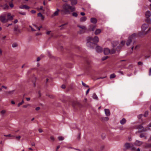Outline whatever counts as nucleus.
<instances>
[{"instance_id":"3","label":"nucleus","mask_w":151,"mask_h":151,"mask_svg":"<svg viewBox=\"0 0 151 151\" xmlns=\"http://www.w3.org/2000/svg\"><path fill=\"white\" fill-rule=\"evenodd\" d=\"M136 35H137L136 34L134 33L129 37L126 43L127 46H129L130 45L132 41L134 42V40Z\"/></svg>"},{"instance_id":"12","label":"nucleus","mask_w":151,"mask_h":151,"mask_svg":"<svg viewBox=\"0 0 151 151\" xmlns=\"http://www.w3.org/2000/svg\"><path fill=\"white\" fill-rule=\"evenodd\" d=\"M105 114L107 116H109L110 115V113L109 110L108 109H105Z\"/></svg>"},{"instance_id":"63","label":"nucleus","mask_w":151,"mask_h":151,"mask_svg":"<svg viewBox=\"0 0 151 151\" xmlns=\"http://www.w3.org/2000/svg\"><path fill=\"white\" fill-rule=\"evenodd\" d=\"M29 106V104L27 105H24V106H23V108H27Z\"/></svg>"},{"instance_id":"56","label":"nucleus","mask_w":151,"mask_h":151,"mask_svg":"<svg viewBox=\"0 0 151 151\" xmlns=\"http://www.w3.org/2000/svg\"><path fill=\"white\" fill-rule=\"evenodd\" d=\"M65 86L64 84L62 85L61 86V87L63 89H65Z\"/></svg>"},{"instance_id":"11","label":"nucleus","mask_w":151,"mask_h":151,"mask_svg":"<svg viewBox=\"0 0 151 151\" xmlns=\"http://www.w3.org/2000/svg\"><path fill=\"white\" fill-rule=\"evenodd\" d=\"M110 50L107 48H105L104 50V54L106 55H108L110 53Z\"/></svg>"},{"instance_id":"14","label":"nucleus","mask_w":151,"mask_h":151,"mask_svg":"<svg viewBox=\"0 0 151 151\" xmlns=\"http://www.w3.org/2000/svg\"><path fill=\"white\" fill-rule=\"evenodd\" d=\"M145 16L147 18H149L151 16V13L149 11H147L145 14Z\"/></svg>"},{"instance_id":"58","label":"nucleus","mask_w":151,"mask_h":151,"mask_svg":"<svg viewBox=\"0 0 151 151\" xmlns=\"http://www.w3.org/2000/svg\"><path fill=\"white\" fill-rule=\"evenodd\" d=\"M142 115H143L142 114L139 115L138 116V118L139 119H140L141 118V117L142 116Z\"/></svg>"},{"instance_id":"51","label":"nucleus","mask_w":151,"mask_h":151,"mask_svg":"<svg viewBox=\"0 0 151 151\" xmlns=\"http://www.w3.org/2000/svg\"><path fill=\"white\" fill-rule=\"evenodd\" d=\"M9 5L12 8L14 7V5L12 3H10L9 4Z\"/></svg>"},{"instance_id":"9","label":"nucleus","mask_w":151,"mask_h":151,"mask_svg":"<svg viewBox=\"0 0 151 151\" xmlns=\"http://www.w3.org/2000/svg\"><path fill=\"white\" fill-rule=\"evenodd\" d=\"M149 26L147 24H143L141 27L142 31L143 32H145V31L148 27Z\"/></svg>"},{"instance_id":"6","label":"nucleus","mask_w":151,"mask_h":151,"mask_svg":"<svg viewBox=\"0 0 151 151\" xmlns=\"http://www.w3.org/2000/svg\"><path fill=\"white\" fill-rule=\"evenodd\" d=\"M144 123L142 124L141 125H138L137 127V128L139 129L138 132H145L147 129H145L144 127L142 126Z\"/></svg>"},{"instance_id":"50","label":"nucleus","mask_w":151,"mask_h":151,"mask_svg":"<svg viewBox=\"0 0 151 151\" xmlns=\"http://www.w3.org/2000/svg\"><path fill=\"white\" fill-rule=\"evenodd\" d=\"M148 111H146L145 112V114L144 115V116L145 117L147 116L148 114Z\"/></svg>"},{"instance_id":"22","label":"nucleus","mask_w":151,"mask_h":151,"mask_svg":"<svg viewBox=\"0 0 151 151\" xmlns=\"http://www.w3.org/2000/svg\"><path fill=\"white\" fill-rule=\"evenodd\" d=\"M14 31L17 32H18L20 33L21 31L20 30L18 29V26H15L14 27Z\"/></svg>"},{"instance_id":"59","label":"nucleus","mask_w":151,"mask_h":151,"mask_svg":"<svg viewBox=\"0 0 151 151\" xmlns=\"http://www.w3.org/2000/svg\"><path fill=\"white\" fill-rule=\"evenodd\" d=\"M140 47L139 45H137L135 47V49L136 50L138 48H139Z\"/></svg>"},{"instance_id":"8","label":"nucleus","mask_w":151,"mask_h":151,"mask_svg":"<svg viewBox=\"0 0 151 151\" xmlns=\"http://www.w3.org/2000/svg\"><path fill=\"white\" fill-rule=\"evenodd\" d=\"M151 30V28L149 27L147 31L146 32H139L138 33V35L140 37H142L144 36L147 34Z\"/></svg>"},{"instance_id":"41","label":"nucleus","mask_w":151,"mask_h":151,"mask_svg":"<svg viewBox=\"0 0 151 151\" xmlns=\"http://www.w3.org/2000/svg\"><path fill=\"white\" fill-rule=\"evenodd\" d=\"M6 112V111L4 110L1 111L0 112V113L2 115H4Z\"/></svg>"},{"instance_id":"47","label":"nucleus","mask_w":151,"mask_h":151,"mask_svg":"<svg viewBox=\"0 0 151 151\" xmlns=\"http://www.w3.org/2000/svg\"><path fill=\"white\" fill-rule=\"evenodd\" d=\"M108 58V56H105V57H103L102 58V61H104L106 60V59H107Z\"/></svg>"},{"instance_id":"57","label":"nucleus","mask_w":151,"mask_h":151,"mask_svg":"<svg viewBox=\"0 0 151 151\" xmlns=\"http://www.w3.org/2000/svg\"><path fill=\"white\" fill-rule=\"evenodd\" d=\"M30 12L32 14H35L36 13V12L34 10H32L30 11Z\"/></svg>"},{"instance_id":"4","label":"nucleus","mask_w":151,"mask_h":151,"mask_svg":"<svg viewBox=\"0 0 151 151\" xmlns=\"http://www.w3.org/2000/svg\"><path fill=\"white\" fill-rule=\"evenodd\" d=\"M91 42V41H89L88 39L86 43V45L90 49H93L96 45H95V43H93Z\"/></svg>"},{"instance_id":"34","label":"nucleus","mask_w":151,"mask_h":151,"mask_svg":"<svg viewBox=\"0 0 151 151\" xmlns=\"http://www.w3.org/2000/svg\"><path fill=\"white\" fill-rule=\"evenodd\" d=\"M72 15L73 17H77L78 16V14L77 13L75 12H73L72 14Z\"/></svg>"},{"instance_id":"16","label":"nucleus","mask_w":151,"mask_h":151,"mask_svg":"<svg viewBox=\"0 0 151 151\" xmlns=\"http://www.w3.org/2000/svg\"><path fill=\"white\" fill-rule=\"evenodd\" d=\"M91 22L93 24H96L97 22V19L94 18H91L90 19Z\"/></svg>"},{"instance_id":"28","label":"nucleus","mask_w":151,"mask_h":151,"mask_svg":"<svg viewBox=\"0 0 151 151\" xmlns=\"http://www.w3.org/2000/svg\"><path fill=\"white\" fill-rule=\"evenodd\" d=\"M60 11L58 9H57V10L54 13V16H57L59 12Z\"/></svg>"},{"instance_id":"46","label":"nucleus","mask_w":151,"mask_h":151,"mask_svg":"<svg viewBox=\"0 0 151 151\" xmlns=\"http://www.w3.org/2000/svg\"><path fill=\"white\" fill-rule=\"evenodd\" d=\"M4 136L5 137H15L14 136L11 135V134H9L8 135H4Z\"/></svg>"},{"instance_id":"18","label":"nucleus","mask_w":151,"mask_h":151,"mask_svg":"<svg viewBox=\"0 0 151 151\" xmlns=\"http://www.w3.org/2000/svg\"><path fill=\"white\" fill-rule=\"evenodd\" d=\"M119 43V42L118 41H114L112 43V46L113 47H114L116 46Z\"/></svg>"},{"instance_id":"62","label":"nucleus","mask_w":151,"mask_h":151,"mask_svg":"<svg viewBox=\"0 0 151 151\" xmlns=\"http://www.w3.org/2000/svg\"><path fill=\"white\" fill-rule=\"evenodd\" d=\"M80 14H81V15L82 16H84L85 15V14L84 12H81Z\"/></svg>"},{"instance_id":"33","label":"nucleus","mask_w":151,"mask_h":151,"mask_svg":"<svg viewBox=\"0 0 151 151\" xmlns=\"http://www.w3.org/2000/svg\"><path fill=\"white\" fill-rule=\"evenodd\" d=\"M14 91V90H13L11 91H6V93H8V94H12L13 93Z\"/></svg>"},{"instance_id":"15","label":"nucleus","mask_w":151,"mask_h":151,"mask_svg":"<svg viewBox=\"0 0 151 151\" xmlns=\"http://www.w3.org/2000/svg\"><path fill=\"white\" fill-rule=\"evenodd\" d=\"M19 8L20 9H28L30 8L29 7L26 5H24L22 6H20Z\"/></svg>"},{"instance_id":"61","label":"nucleus","mask_w":151,"mask_h":151,"mask_svg":"<svg viewBox=\"0 0 151 151\" xmlns=\"http://www.w3.org/2000/svg\"><path fill=\"white\" fill-rule=\"evenodd\" d=\"M50 139L52 140V141H54V138L53 137L51 136L50 137Z\"/></svg>"},{"instance_id":"5","label":"nucleus","mask_w":151,"mask_h":151,"mask_svg":"<svg viewBox=\"0 0 151 151\" xmlns=\"http://www.w3.org/2000/svg\"><path fill=\"white\" fill-rule=\"evenodd\" d=\"M88 40L89 41H93V43H95V44L97 43L99 41V39L97 36H96L94 38H93L91 37H90L88 38Z\"/></svg>"},{"instance_id":"53","label":"nucleus","mask_w":151,"mask_h":151,"mask_svg":"<svg viewBox=\"0 0 151 151\" xmlns=\"http://www.w3.org/2000/svg\"><path fill=\"white\" fill-rule=\"evenodd\" d=\"M118 72L119 73H120L121 75H123L124 73L123 72L121 71H118Z\"/></svg>"},{"instance_id":"35","label":"nucleus","mask_w":151,"mask_h":151,"mask_svg":"<svg viewBox=\"0 0 151 151\" xmlns=\"http://www.w3.org/2000/svg\"><path fill=\"white\" fill-rule=\"evenodd\" d=\"M145 147L147 148L151 147V144H146L145 145Z\"/></svg>"},{"instance_id":"10","label":"nucleus","mask_w":151,"mask_h":151,"mask_svg":"<svg viewBox=\"0 0 151 151\" xmlns=\"http://www.w3.org/2000/svg\"><path fill=\"white\" fill-rule=\"evenodd\" d=\"M88 27V30L89 31H94L96 29V26L92 24H91Z\"/></svg>"},{"instance_id":"55","label":"nucleus","mask_w":151,"mask_h":151,"mask_svg":"<svg viewBox=\"0 0 151 151\" xmlns=\"http://www.w3.org/2000/svg\"><path fill=\"white\" fill-rule=\"evenodd\" d=\"M21 137V136H17V137H16V139H17L18 140L20 139Z\"/></svg>"},{"instance_id":"25","label":"nucleus","mask_w":151,"mask_h":151,"mask_svg":"<svg viewBox=\"0 0 151 151\" xmlns=\"http://www.w3.org/2000/svg\"><path fill=\"white\" fill-rule=\"evenodd\" d=\"M87 18L86 17H83L80 19V21L81 22H84L86 21Z\"/></svg>"},{"instance_id":"21","label":"nucleus","mask_w":151,"mask_h":151,"mask_svg":"<svg viewBox=\"0 0 151 151\" xmlns=\"http://www.w3.org/2000/svg\"><path fill=\"white\" fill-rule=\"evenodd\" d=\"M101 32V30L100 29H97L95 32V34L96 35H97L99 34Z\"/></svg>"},{"instance_id":"2","label":"nucleus","mask_w":151,"mask_h":151,"mask_svg":"<svg viewBox=\"0 0 151 151\" xmlns=\"http://www.w3.org/2000/svg\"><path fill=\"white\" fill-rule=\"evenodd\" d=\"M63 9L61 10L64 14H70V11L73 12L75 11L76 8L75 7L70 6L68 4H65L63 6Z\"/></svg>"},{"instance_id":"17","label":"nucleus","mask_w":151,"mask_h":151,"mask_svg":"<svg viewBox=\"0 0 151 151\" xmlns=\"http://www.w3.org/2000/svg\"><path fill=\"white\" fill-rule=\"evenodd\" d=\"M143 144V142L140 141L136 140L134 143V144L138 146H140Z\"/></svg>"},{"instance_id":"45","label":"nucleus","mask_w":151,"mask_h":151,"mask_svg":"<svg viewBox=\"0 0 151 151\" xmlns=\"http://www.w3.org/2000/svg\"><path fill=\"white\" fill-rule=\"evenodd\" d=\"M125 42L124 41H122L121 42V44L122 45V46H123L125 45Z\"/></svg>"},{"instance_id":"24","label":"nucleus","mask_w":151,"mask_h":151,"mask_svg":"<svg viewBox=\"0 0 151 151\" xmlns=\"http://www.w3.org/2000/svg\"><path fill=\"white\" fill-rule=\"evenodd\" d=\"M71 4L72 5H75L77 3V0H71Z\"/></svg>"},{"instance_id":"30","label":"nucleus","mask_w":151,"mask_h":151,"mask_svg":"<svg viewBox=\"0 0 151 151\" xmlns=\"http://www.w3.org/2000/svg\"><path fill=\"white\" fill-rule=\"evenodd\" d=\"M86 30H84L83 29H81L78 32L80 34H83L86 32Z\"/></svg>"},{"instance_id":"27","label":"nucleus","mask_w":151,"mask_h":151,"mask_svg":"<svg viewBox=\"0 0 151 151\" xmlns=\"http://www.w3.org/2000/svg\"><path fill=\"white\" fill-rule=\"evenodd\" d=\"M92 97L93 99H96V100H98V98L97 96L95 93H93V94L92 96Z\"/></svg>"},{"instance_id":"26","label":"nucleus","mask_w":151,"mask_h":151,"mask_svg":"<svg viewBox=\"0 0 151 151\" xmlns=\"http://www.w3.org/2000/svg\"><path fill=\"white\" fill-rule=\"evenodd\" d=\"M37 16L38 17H41V19L42 20L44 18V17L43 16V15L40 12L38 13L37 14Z\"/></svg>"},{"instance_id":"36","label":"nucleus","mask_w":151,"mask_h":151,"mask_svg":"<svg viewBox=\"0 0 151 151\" xmlns=\"http://www.w3.org/2000/svg\"><path fill=\"white\" fill-rule=\"evenodd\" d=\"M122 47L121 46H118L116 49L117 51H119L120 50H121V49Z\"/></svg>"},{"instance_id":"64","label":"nucleus","mask_w":151,"mask_h":151,"mask_svg":"<svg viewBox=\"0 0 151 151\" xmlns=\"http://www.w3.org/2000/svg\"><path fill=\"white\" fill-rule=\"evenodd\" d=\"M40 108L39 107H36L35 109L37 111V110H40Z\"/></svg>"},{"instance_id":"42","label":"nucleus","mask_w":151,"mask_h":151,"mask_svg":"<svg viewBox=\"0 0 151 151\" xmlns=\"http://www.w3.org/2000/svg\"><path fill=\"white\" fill-rule=\"evenodd\" d=\"M18 13L20 14L25 15H26V13L25 12H19Z\"/></svg>"},{"instance_id":"31","label":"nucleus","mask_w":151,"mask_h":151,"mask_svg":"<svg viewBox=\"0 0 151 151\" xmlns=\"http://www.w3.org/2000/svg\"><path fill=\"white\" fill-rule=\"evenodd\" d=\"M116 75L114 73H113L110 75V78L111 79L113 78L116 77Z\"/></svg>"},{"instance_id":"43","label":"nucleus","mask_w":151,"mask_h":151,"mask_svg":"<svg viewBox=\"0 0 151 151\" xmlns=\"http://www.w3.org/2000/svg\"><path fill=\"white\" fill-rule=\"evenodd\" d=\"M43 7L42 6H40V8H37V9L38 10H42L43 11H44V10L43 9Z\"/></svg>"},{"instance_id":"37","label":"nucleus","mask_w":151,"mask_h":151,"mask_svg":"<svg viewBox=\"0 0 151 151\" xmlns=\"http://www.w3.org/2000/svg\"><path fill=\"white\" fill-rule=\"evenodd\" d=\"M58 139L60 141L63 140L64 139V138L62 136H59L58 137Z\"/></svg>"},{"instance_id":"52","label":"nucleus","mask_w":151,"mask_h":151,"mask_svg":"<svg viewBox=\"0 0 151 151\" xmlns=\"http://www.w3.org/2000/svg\"><path fill=\"white\" fill-rule=\"evenodd\" d=\"M29 27L31 29V30L32 31H35V29H34L31 26H29Z\"/></svg>"},{"instance_id":"23","label":"nucleus","mask_w":151,"mask_h":151,"mask_svg":"<svg viewBox=\"0 0 151 151\" xmlns=\"http://www.w3.org/2000/svg\"><path fill=\"white\" fill-rule=\"evenodd\" d=\"M77 26L78 27L81 28L82 29H83L84 30H87L86 27L84 26L78 25Z\"/></svg>"},{"instance_id":"13","label":"nucleus","mask_w":151,"mask_h":151,"mask_svg":"<svg viewBox=\"0 0 151 151\" xmlns=\"http://www.w3.org/2000/svg\"><path fill=\"white\" fill-rule=\"evenodd\" d=\"M96 52H101L102 51V48L99 46L96 47Z\"/></svg>"},{"instance_id":"1","label":"nucleus","mask_w":151,"mask_h":151,"mask_svg":"<svg viewBox=\"0 0 151 151\" xmlns=\"http://www.w3.org/2000/svg\"><path fill=\"white\" fill-rule=\"evenodd\" d=\"M14 17V15H11L10 12H5L0 16V21L2 23H5L13 20Z\"/></svg>"},{"instance_id":"39","label":"nucleus","mask_w":151,"mask_h":151,"mask_svg":"<svg viewBox=\"0 0 151 151\" xmlns=\"http://www.w3.org/2000/svg\"><path fill=\"white\" fill-rule=\"evenodd\" d=\"M24 103V101L23 100L21 102L19 103L18 104V106L19 107L21 105H22V104H23Z\"/></svg>"},{"instance_id":"44","label":"nucleus","mask_w":151,"mask_h":151,"mask_svg":"<svg viewBox=\"0 0 151 151\" xmlns=\"http://www.w3.org/2000/svg\"><path fill=\"white\" fill-rule=\"evenodd\" d=\"M146 21L148 23H150L151 22V19H147L146 20Z\"/></svg>"},{"instance_id":"29","label":"nucleus","mask_w":151,"mask_h":151,"mask_svg":"<svg viewBox=\"0 0 151 151\" xmlns=\"http://www.w3.org/2000/svg\"><path fill=\"white\" fill-rule=\"evenodd\" d=\"M68 24V23H66L64 24H63L60 26H59V27H61L60 28L61 30H62L64 29H65V28L63 27V26L65 25H67Z\"/></svg>"},{"instance_id":"48","label":"nucleus","mask_w":151,"mask_h":151,"mask_svg":"<svg viewBox=\"0 0 151 151\" xmlns=\"http://www.w3.org/2000/svg\"><path fill=\"white\" fill-rule=\"evenodd\" d=\"M18 45L16 43H14L12 44V47H17Z\"/></svg>"},{"instance_id":"7","label":"nucleus","mask_w":151,"mask_h":151,"mask_svg":"<svg viewBox=\"0 0 151 151\" xmlns=\"http://www.w3.org/2000/svg\"><path fill=\"white\" fill-rule=\"evenodd\" d=\"M126 149H129L131 148L132 150L134 149L133 145L132 143H126L124 145Z\"/></svg>"},{"instance_id":"32","label":"nucleus","mask_w":151,"mask_h":151,"mask_svg":"<svg viewBox=\"0 0 151 151\" xmlns=\"http://www.w3.org/2000/svg\"><path fill=\"white\" fill-rule=\"evenodd\" d=\"M116 51L114 49H112L110 50V53L111 54H114L115 53Z\"/></svg>"},{"instance_id":"38","label":"nucleus","mask_w":151,"mask_h":151,"mask_svg":"<svg viewBox=\"0 0 151 151\" xmlns=\"http://www.w3.org/2000/svg\"><path fill=\"white\" fill-rule=\"evenodd\" d=\"M139 137L141 138H142L143 137H145V139H146L147 137H146L145 136L144 134H141L139 136Z\"/></svg>"},{"instance_id":"20","label":"nucleus","mask_w":151,"mask_h":151,"mask_svg":"<svg viewBox=\"0 0 151 151\" xmlns=\"http://www.w3.org/2000/svg\"><path fill=\"white\" fill-rule=\"evenodd\" d=\"M126 122V120L124 118H123L120 121V123L122 125L124 124Z\"/></svg>"},{"instance_id":"49","label":"nucleus","mask_w":151,"mask_h":151,"mask_svg":"<svg viewBox=\"0 0 151 151\" xmlns=\"http://www.w3.org/2000/svg\"><path fill=\"white\" fill-rule=\"evenodd\" d=\"M143 64V63L142 62L139 61L138 63V65H142Z\"/></svg>"},{"instance_id":"54","label":"nucleus","mask_w":151,"mask_h":151,"mask_svg":"<svg viewBox=\"0 0 151 151\" xmlns=\"http://www.w3.org/2000/svg\"><path fill=\"white\" fill-rule=\"evenodd\" d=\"M149 75L150 76H151V68H150L149 70Z\"/></svg>"},{"instance_id":"60","label":"nucleus","mask_w":151,"mask_h":151,"mask_svg":"<svg viewBox=\"0 0 151 151\" xmlns=\"http://www.w3.org/2000/svg\"><path fill=\"white\" fill-rule=\"evenodd\" d=\"M18 22V20L17 19H16L14 21V24H16Z\"/></svg>"},{"instance_id":"40","label":"nucleus","mask_w":151,"mask_h":151,"mask_svg":"<svg viewBox=\"0 0 151 151\" xmlns=\"http://www.w3.org/2000/svg\"><path fill=\"white\" fill-rule=\"evenodd\" d=\"M82 85L86 87H87V88H88L89 87V86L87 85L85 83H84V82H83L82 81Z\"/></svg>"},{"instance_id":"19","label":"nucleus","mask_w":151,"mask_h":151,"mask_svg":"<svg viewBox=\"0 0 151 151\" xmlns=\"http://www.w3.org/2000/svg\"><path fill=\"white\" fill-rule=\"evenodd\" d=\"M1 7L4 10L8 9L9 8L8 6L6 4L4 5H1Z\"/></svg>"}]
</instances>
